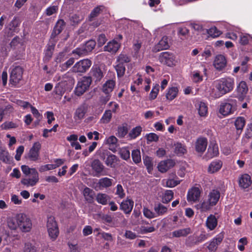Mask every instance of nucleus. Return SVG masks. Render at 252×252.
I'll list each match as a JSON object with an SVG mask.
<instances>
[{
	"instance_id": "f03ea898",
	"label": "nucleus",
	"mask_w": 252,
	"mask_h": 252,
	"mask_svg": "<svg viewBox=\"0 0 252 252\" xmlns=\"http://www.w3.org/2000/svg\"><path fill=\"white\" fill-rule=\"evenodd\" d=\"M234 79L231 77L221 78L213 83L214 87L209 91V94L212 98H219L231 92L234 89Z\"/></svg>"
},
{
	"instance_id": "6e6552de",
	"label": "nucleus",
	"mask_w": 252,
	"mask_h": 252,
	"mask_svg": "<svg viewBox=\"0 0 252 252\" xmlns=\"http://www.w3.org/2000/svg\"><path fill=\"white\" fill-rule=\"evenodd\" d=\"M92 62L88 59H84L76 63L72 67V71L74 72H85L91 66Z\"/></svg>"
},
{
	"instance_id": "5701e85b",
	"label": "nucleus",
	"mask_w": 252,
	"mask_h": 252,
	"mask_svg": "<svg viewBox=\"0 0 252 252\" xmlns=\"http://www.w3.org/2000/svg\"><path fill=\"white\" fill-rule=\"evenodd\" d=\"M104 143L108 145L109 150L115 152L118 145V139L115 136L112 135L106 138Z\"/></svg>"
},
{
	"instance_id": "de8ad7c7",
	"label": "nucleus",
	"mask_w": 252,
	"mask_h": 252,
	"mask_svg": "<svg viewBox=\"0 0 252 252\" xmlns=\"http://www.w3.org/2000/svg\"><path fill=\"white\" fill-rule=\"evenodd\" d=\"M67 89L64 84L58 83L55 86L54 92L60 96H62Z\"/></svg>"
},
{
	"instance_id": "dca6fc26",
	"label": "nucleus",
	"mask_w": 252,
	"mask_h": 252,
	"mask_svg": "<svg viewBox=\"0 0 252 252\" xmlns=\"http://www.w3.org/2000/svg\"><path fill=\"white\" fill-rule=\"evenodd\" d=\"M175 162L172 159H167L161 161L158 165V168L161 173L166 172L168 170L175 165Z\"/></svg>"
},
{
	"instance_id": "aec40b11",
	"label": "nucleus",
	"mask_w": 252,
	"mask_h": 252,
	"mask_svg": "<svg viewBox=\"0 0 252 252\" xmlns=\"http://www.w3.org/2000/svg\"><path fill=\"white\" fill-rule=\"evenodd\" d=\"M239 184L241 188L248 189L252 184L251 176L247 174L242 175L239 178Z\"/></svg>"
},
{
	"instance_id": "4c0bfd02",
	"label": "nucleus",
	"mask_w": 252,
	"mask_h": 252,
	"mask_svg": "<svg viewBox=\"0 0 252 252\" xmlns=\"http://www.w3.org/2000/svg\"><path fill=\"white\" fill-rule=\"evenodd\" d=\"M190 233L191 230L189 228H185L174 231L172 235L174 237H185Z\"/></svg>"
},
{
	"instance_id": "a18cd8bd",
	"label": "nucleus",
	"mask_w": 252,
	"mask_h": 252,
	"mask_svg": "<svg viewBox=\"0 0 252 252\" xmlns=\"http://www.w3.org/2000/svg\"><path fill=\"white\" fill-rule=\"evenodd\" d=\"M175 153L178 156H182L187 153L186 146L181 143H177L174 144Z\"/></svg>"
},
{
	"instance_id": "ddd939ff",
	"label": "nucleus",
	"mask_w": 252,
	"mask_h": 252,
	"mask_svg": "<svg viewBox=\"0 0 252 252\" xmlns=\"http://www.w3.org/2000/svg\"><path fill=\"white\" fill-rule=\"evenodd\" d=\"M208 145L207 139L200 137L197 138L195 143V149L198 153L202 154L206 150Z\"/></svg>"
},
{
	"instance_id": "0eeeda50",
	"label": "nucleus",
	"mask_w": 252,
	"mask_h": 252,
	"mask_svg": "<svg viewBox=\"0 0 252 252\" xmlns=\"http://www.w3.org/2000/svg\"><path fill=\"white\" fill-rule=\"evenodd\" d=\"M47 228L50 238L53 240L56 239L59 235V230L54 217L50 216L48 218Z\"/></svg>"
},
{
	"instance_id": "bf43d9fd",
	"label": "nucleus",
	"mask_w": 252,
	"mask_h": 252,
	"mask_svg": "<svg viewBox=\"0 0 252 252\" xmlns=\"http://www.w3.org/2000/svg\"><path fill=\"white\" fill-rule=\"evenodd\" d=\"M191 79L194 83H199L203 80V76L198 71L195 70L192 73Z\"/></svg>"
},
{
	"instance_id": "37998d69",
	"label": "nucleus",
	"mask_w": 252,
	"mask_h": 252,
	"mask_svg": "<svg viewBox=\"0 0 252 252\" xmlns=\"http://www.w3.org/2000/svg\"><path fill=\"white\" fill-rule=\"evenodd\" d=\"M65 26V23L63 20H59L54 28L53 34H55L56 35L60 34L64 29Z\"/></svg>"
},
{
	"instance_id": "680f3d73",
	"label": "nucleus",
	"mask_w": 252,
	"mask_h": 252,
	"mask_svg": "<svg viewBox=\"0 0 252 252\" xmlns=\"http://www.w3.org/2000/svg\"><path fill=\"white\" fill-rule=\"evenodd\" d=\"M208 33L213 37H217L221 34V32L216 27H213L209 29Z\"/></svg>"
},
{
	"instance_id": "13d9d810",
	"label": "nucleus",
	"mask_w": 252,
	"mask_h": 252,
	"mask_svg": "<svg viewBox=\"0 0 252 252\" xmlns=\"http://www.w3.org/2000/svg\"><path fill=\"white\" fill-rule=\"evenodd\" d=\"M131 156L132 159L135 163H139L141 161V158L139 150L136 149L133 150Z\"/></svg>"
},
{
	"instance_id": "a19ab883",
	"label": "nucleus",
	"mask_w": 252,
	"mask_h": 252,
	"mask_svg": "<svg viewBox=\"0 0 252 252\" xmlns=\"http://www.w3.org/2000/svg\"><path fill=\"white\" fill-rule=\"evenodd\" d=\"M142 130L141 126H137L133 128L129 132L128 137L130 139H134L140 135Z\"/></svg>"
},
{
	"instance_id": "c03bdc74",
	"label": "nucleus",
	"mask_w": 252,
	"mask_h": 252,
	"mask_svg": "<svg viewBox=\"0 0 252 252\" xmlns=\"http://www.w3.org/2000/svg\"><path fill=\"white\" fill-rule=\"evenodd\" d=\"M209 236L205 232L201 233L198 236H192L189 237V239H191L193 243L197 244L205 241L208 238Z\"/></svg>"
},
{
	"instance_id": "f704fd0d",
	"label": "nucleus",
	"mask_w": 252,
	"mask_h": 252,
	"mask_svg": "<svg viewBox=\"0 0 252 252\" xmlns=\"http://www.w3.org/2000/svg\"><path fill=\"white\" fill-rule=\"evenodd\" d=\"M78 137L76 134H71L66 137V140L70 143V145L76 150L81 149V146L77 142Z\"/></svg>"
},
{
	"instance_id": "ea45409f",
	"label": "nucleus",
	"mask_w": 252,
	"mask_h": 252,
	"mask_svg": "<svg viewBox=\"0 0 252 252\" xmlns=\"http://www.w3.org/2000/svg\"><path fill=\"white\" fill-rule=\"evenodd\" d=\"M178 89L177 87H173L168 89L166 94V98L171 101L174 99L178 94Z\"/></svg>"
},
{
	"instance_id": "9d476101",
	"label": "nucleus",
	"mask_w": 252,
	"mask_h": 252,
	"mask_svg": "<svg viewBox=\"0 0 252 252\" xmlns=\"http://www.w3.org/2000/svg\"><path fill=\"white\" fill-rule=\"evenodd\" d=\"M91 167L94 171L95 176L96 177L105 176L107 174L106 172L104 171V166L98 159L93 160L91 164Z\"/></svg>"
},
{
	"instance_id": "8fccbe9b",
	"label": "nucleus",
	"mask_w": 252,
	"mask_h": 252,
	"mask_svg": "<svg viewBox=\"0 0 252 252\" xmlns=\"http://www.w3.org/2000/svg\"><path fill=\"white\" fill-rule=\"evenodd\" d=\"M246 124L245 119L244 117H239L235 121L234 125L237 130L241 131Z\"/></svg>"
},
{
	"instance_id": "4d7b16f0",
	"label": "nucleus",
	"mask_w": 252,
	"mask_h": 252,
	"mask_svg": "<svg viewBox=\"0 0 252 252\" xmlns=\"http://www.w3.org/2000/svg\"><path fill=\"white\" fill-rule=\"evenodd\" d=\"M252 41V36L248 34H242L240 35V43L242 45H246L250 41Z\"/></svg>"
},
{
	"instance_id": "4be33fe9",
	"label": "nucleus",
	"mask_w": 252,
	"mask_h": 252,
	"mask_svg": "<svg viewBox=\"0 0 252 252\" xmlns=\"http://www.w3.org/2000/svg\"><path fill=\"white\" fill-rule=\"evenodd\" d=\"M219 155V148L216 144H213L209 146L207 152L205 155L204 158L206 160L213 158Z\"/></svg>"
},
{
	"instance_id": "e433bc0d",
	"label": "nucleus",
	"mask_w": 252,
	"mask_h": 252,
	"mask_svg": "<svg viewBox=\"0 0 252 252\" xmlns=\"http://www.w3.org/2000/svg\"><path fill=\"white\" fill-rule=\"evenodd\" d=\"M113 182V179L104 177L99 180L98 184L100 189H106L112 186Z\"/></svg>"
},
{
	"instance_id": "a211bd4d",
	"label": "nucleus",
	"mask_w": 252,
	"mask_h": 252,
	"mask_svg": "<svg viewBox=\"0 0 252 252\" xmlns=\"http://www.w3.org/2000/svg\"><path fill=\"white\" fill-rule=\"evenodd\" d=\"M169 47L168 38L166 36L163 37L158 43L155 45L153 48L154 52H158L162 50H166Z\"/></svg>"
},
{
	"instance_id": "5fc2aeb1",
	"label": "nucleus",
	"mask_w": 252,
	"mask_h": 252,
	"mask_svg": "<svg viewBox=\"0 0 252 252\" xmlns=\"http://www.w3.org/2000/svg\"><path fill=\"white\" fill-rule=\"evenodd\" d=\"M128 132V128L126 125L120 126L118 128L117 135L120 138L124 137Z\"/></svg>"
},
{
	"instance_id": "603ef678",
	"label": "nucleus",
	"mask_w": 252,
	"mask_h": 252,
	"mask_svg": "<svg viewBox=\"0 0 252 252\" xmlns=\"http://www.w3.org/2000/svg\"><path fill=\"white\" fill-rule=\"evenodd\" d=\"M130 58L126 54L121 53L117 57L116 63H118L123 65L130 62Z\"/></svg>"
},
{
	"instance_id": "a878e982",
	"label": "nucleus",
	"mask_w": 252,
	"mask_h": 252,
	"mask_svg": "<svg viewBox=\"0 0 252 252\" xmlns=\"http://www.w3.org/2000/svg\"><path fill=\"white\" fill-rule=\"evenodd\" d=\"M133 206V202L130 199H126L124 200L120 204V209L126 214H129L131 212Z\"/></svg>"
},
{
	"instance_id": "c756f323",
	"label": "nucleus",
	"mask_w": 252,
	"mask_h": 252,
	"mask_svg": "<svg viewBox=\"0 0 252 252\" xmlns=\"http://www.w3.org/2000/svg\"><path fill=\"white\" fill-rule=\"evenodd\" d=\"M115 86V82L113 80H108L103 85L102 91L106 94H110Z\"/></svg>"
},
{
	"instance_id": "cd10ccee",
	"label": "nucleus",
	"mask_w": 252,
	"mask_h": 252,
	"mask_svg": "<svg viewBox=\"0 0 252 252\" xmlns=\"http://www.w3.org/2000/svg\"><path fill=\"white\" fill-rule=\"evenodd\" d=\"M220 197V191L217 189H213L208 194V200L210 202V203L213 204L215 206L218 203Z\"/></svg>"
},
{
	"instance_id": "7ed1b4c3",
	"label": "nucleus",
	"mask_w": 252,
	"mask_h": 252,
	"mask_svg": "<svg viewBox=\"0 0 252 252\" xmlns=\"http://www.w3.org/2000/svg\"><path fill=\"white\" fill-rule=\"evenodd\" d=\"M237 101L232 98H228L222 101L220 106L219 112L224 116L233 114L236 110Z\"/></svg>"
},
{
	"instance_id": "6e6d98bb",
	"label": "nucleus",
	"mask_w": 252,
	"mask_h": 252,
	"mask_svg": "<svg viewBox=\"0 0 252 252\" xmlns=\"http://www.w3.org/2000/svg\"><path fill=\"white\" fill-rule=\"evenodd\" d=\"M143 162L146 166L148 172L150 173L153 169L152 159L150 157L146 156L143 157Z\"/></svg>"
},
{
	"instance_id": "b1692460",
	"label": "nucleus",
	"mask_w": 252,
	"mask_h": 252,
	"mask_svg": "<svg viewBox=\"0 0 252 252\" xmlns=\"http://www.w3.org/2000/svg\"><path fill=\"white\" fill-rule=\"evenodd\" d=\"M222 166V162L220 160H215L211 162L208 168V172L213 174L219 171Z\"/></svg>"
},
{
	"instance_id": "72a5a7b5",
	"label": "nucleus",
	"mask_w": 252,
	"mask_h": 252,
	"mask_svg": "<svg viewBox=\"0 0 252 252\" xmlns=\"http://www.w3.org/2000/svg\"><path fill=\"white\" fill-rule=\"evenodd\" d=\"M86 111L84 106L78 107L75 111L74 115V119L75 122L79 123L83 119L85 115Z\"/></svg>"
},
{
	"instance_id": "774afa93",
	"label": "nucleus",
	"mask_w": 252,
	"mask_h": 252,
	"mask_svg": "<svg viewBox=\"0 0 252 252\" xmlns=\"http://www.w3.org/2000/svg\"><path fill=\"white\" fill-rule=\"evenodd\" d=\"M95 44L94 40H90L86 43L84 48L86 52H90L94 48Z\"/></svg>"
},
{
	"instance_id": "6ab92c4d",
	"label": "nucleus",
	"mask_w": 252,
	"mask_h": 252,
	"mask_svg": "<svg viewBox=\"0 0 252 252\" xmlns=\"http://www.w3.org/2000/svg\"><path fill=\"white\" fill-rule=\"evenodd\" d=\"M121 46V43L117 41L115 39H113L107 44L104 47L105 51L109 52L112 53H115L119 50Z\"/></svg>"
},
{
	"instance_id": "473e14b6",
	"label": "nucleus",
	"mask_w": 252,
	"mask_h": 252,
	"mask_svg": "<svg viewBox=\"0 0 252 252\" xmlns=\"http://www.w3.org/2000/svg\"><path fill=\"white\" fill-rule=\"evenodd\" d=\"M82 194L85 200L88 203H92L93 201L94 192L93 189L85 187L82 191Z\"/></svg>"
},
{
	"instance_id": "49530a36",
	"label": "nucleus",
	"mask_w": 252,
	"mask_h": 252,
	"mask_svg": "<svg viewBox=\"0 0 252 252\" xmlns=\"http://www.w3.org/2000/svg\"><path fill=\"white\" fill-rule=\"evenodd\" d=\"M94 233H96L97 237L102 238L107 241H111L112 239V235L108 233L102 231L98 228H96L94 230Z\"/></svg>"
},
{
	"instance_id": "09e8293b",
	"label": "nucleus",
	"mask_w": 252,
	"mask_h": 252,
	"mask_svg": "<svg viewBox=\"0 0 252 252\" xmlns=\"http://www.w3.org/2000/svg\"><path fill=\"white\" fill-rule=\"evenodd\" d=\"M213 206H214V205L210 203V202L207 200L198 204V208L200 210L201 212H206L210 210Z\"/></svg>"
},
{
	"instance_id": "3c124183",
	"label": "nucleus",
	"mask_w": 252,
	"mask_h": 252,
	"mask_svg": "<svg viewBox=\"0 0 252 252\" xmlns=\"http://www.w3.org/2000/svg\"><path fill=\"white\" fill-rule=\"evenodd\" d=\"M180 183V180L169 179L168 180H163L162 184L163 186L168 188H173Z\"/></svg>"
},
{
	"instance_id": "2eb2a0df",
	"label": "nucleus",
	"mask_w": 252,
	"mask_h": 252,
	"mask_svg": "<svg viewBox=\"0 0 252 252\" xmlns=\"http://www.w3.org/2000/svg\"><path fill=\"white\" fill-rule=\"evenodd\" d=\"M200 190L197 187H192L188 190L187 200L189 202H195L197 201L200 196Z\"/></svg>"
},
{
	"instance_id": "393cba45",
	"label": "nucleus",
	"mask_w": 252,
	"mask_h": 252,
	"mask_svg": "<svg viewBox=\"0 0 252 252\" xmlns=\"http://www.w3.org/2000/svg\"><path fill=\"white\" fill-rule=\"evenodd\" d=\"M205 224L209 230H213L217 226L218 220L214 215H210L207 217Z\"/></svg>"
},
{
	"instance_id": "423d86ee",
	"label": "nucleus",
	"mask_w": 252,
	"mask_h": 252,
	"mask_svg": "<svg viewBox=\"0 0 252 252\" xmlns=\"http://www.w3.org/2000/svg\"><path fill=\"white\" fill-rule=\"evenodd\" d=\"M11 69L9 82L13 85H16L22 79L23 69L19 65H13Z\"/></svg>"
},
{
	"instance_id": "4468645a",
	"label": "nucleus",
	"mask_w": 252,
	"mask_h": 252,
	"mask_svg": "<svg viewBox=\"0 0 252 252\" xmlns=\"http://www.w3.org/2000/svg\"><path fill=\"white\" fill-rule=\"evenodd\" d=\"M224 238V233L220 232L209 243L207 247L209 251H215L217 250L218 246L222 242Z\"/></svg>"
},
{
	"instance_id": "58836bf2",
	"label": "nucleus",
	"mask_w": 252,
	"mask_h": 252,
	"mask_svg": "<svg viewBox=\"0 0 252 252\" xmlns=\"http://www.w3.org/2000/svg\"><path fill=\"white\" fill-rule=\"evenodd\" d=\"M154 210L157 217L163 216L167 213V208L162 204L159 203L154 207Z\"/></svg>"
},
{
	"instance_id": "69168bd1",
	"label": "nucleus",
	"mask_w": 252,
	"mask_h": 252,
	"mask_svg": "<svg viewBox=\"0 0 252 252\" xmlns=\"http://www.w3.org/2000/svg\"><path fill=\"white\" fill-rule=\"evenodd\" d=\"M21 170L26 176L33 175V170L35 171H37L35 168H31L28 166L25 165L21 166Z\"/></svg>"
},
{
	"instance_id": "1a4fd4ad",
	"label": "nucleus",
	"mask_w": 252,
	"mask_h": 252,
	"mask_svg": "<svg viewBox=\"0 0 252 252\" xmlns=\"http://www.w3.org/2000/svg\"><path fill=\"white\" fill-rule=\"evenodd\" d=\"M38 181L39 174L37 171H35L33 170V175H31V176L30 175L23 178L21 180V183L27 187H30L34 186Z\"/></svg>"
},
{
	"instance_id": "2f4dec72",
	"label": "nucleus",
	"mask_w": 252,
	"mask_h": 252,
	"mask_svg": "<svg viewBox=\"0 0 252 252\" xmlns=\"http://www.w3.org/2000/svg\"><path fill=\"white\" fill-rule=\"evenodd\" d=\"M0 159L6 163L12 162L13 158L4 148L0 147Z\"/></svg>"
},
{
	"instance_id": "c9c22d12",
	"label": "nucleus",
	"mask_w": 252,
	"mask_h": 252,
	"mask_svg": "<svg viewBox=\"0 0 252 252\" xmlns=\"http://www.w3.org/2000/svg\"><path fill=\"white\" fill-rule=\"evenodd\" d=\"M110 199V197L106 193H98L96 196V201L103 205H106Z\"/></svg>"
},
{
	"instance_id": "7c9ffc66",
	"label": "nucleus",
	"mask_w": 252,
	"mask_h": 252,
	"mask_svg": "<svg viewBox=\"0 0 252 252\" xmlns=\"http://www.w3.org/2000/svg\"><path fill=\"white\" fill-rule=\"evenodd\" d=\"M61 83L63 84L67 88H71L74 83V80L71 77L69 73H67L63 75L60 82Z\"/></svg>"
},
{
	"instance_id": "052dcab7",
	"label": "nucleus",
	"mask_w": 252,
	"mask_h": 252,
	"mask_svg": "<svg viewBox=\"0 0 252 252\" xmlns=\"http://www.w3.org/2000/svg\"><path fill=\"white\" fill-rule=\"evenodd\" d=\"M18 126V125L12 122H5L1 125L0 127L2 129H8L14 128Z\"/></svg>"
},
{
	"instance_id": "f257e3e1",
	"label": "nucleus",
	"mask_w": 252,
	"mask_h": 252,
	"mask_svg": "<svg viewBox=\"0 0 252 252\" xmlns=\"http://www.w3.org/2000/svg\"><path fill=\"white\" fill-rule=\"evenodd\" d=\"M6 226L12 233L17 232L18 229L26 233L31 230L32 223L29 217L24 213H20L7 218Z\"/></svg>"
},
{
	"instance_id": "bb28decb",
	"label": "nucleus",
	"mask_w": 252,
	"mask_h": 252,
	"mask_svg": "<svg viewBox=\"0 0 252 252\" xmlns=\"http://www.w3.org/2000/svg\"><path fill=\"white\" fill-rule=\"evenodd\" d=\"M10 46L14 49H18L20 51H23L25 50L23 41L22 38L19 37H14L10 42Z\"/></svg>"
},
{
	"instance_id": "f8f14e48",
	"label": "nucleus",
	"mask_w": 252,
	"mask_h": 252,
	"mask_svg": "<svg viewBox=\"0 0 252 252\" xmlns=\"http://www.w3.org/2000/svg\"><path fill=\"white\" fill-rule=\"evenodd\" d=\"M226 63L225 57L222 55H218L214 59L213 65L217 70L220 71L225 67Z\"/></svg>"
},
{
	"instance_id": "39448f33",
	"label": "nucleus",
	"mask_w": 252,
	"mask_h": 252,
	"mask_svg": "<svg viewBox=\"0 0 252 252\" xmlns=\"http://www.w3.org/2000/svg\"><path fill=\"white\" fill-rule=\"evenodd\" d=\"M158 60L160 63L169 67L175 66L177 63L175 55L169 52L161 53Z\"/></svg>"
},
{
	"instance_id": "338daca9",
	"label": "nucleus",
	"mask_w": 252,
	"mask_h": 252,
	"mask_svg": "<svg viewBox=\"0 0 252 252\" xmlns=\"http://www.w3.org/2000/svg\"><path fill=\"white\" fill-rule=\"evenodd\" d=\"M54 48V45H50L47 47L46 50L45 51V56L44 60L48 61L51 59L52 56Z\"/></svg>"
},
{
	"instance_id": "c85d7f7f",
	"label": "nucleus",
	"mask_w": 252,
	"mask_h": 252,
	"mask_svg": "<svg viewBox=\"0 0 252 252\" xmlns=\"http://www.w3.org/2000/svg\"><path fill=\"white\" fill-rule=\"evenodd\" d=\"M195 107L200 116L205 117L206 116L208 113V107L205 102L198 101L196 102Z\"/></svg>"
},
{
	"instance_id": "e2e57ef3",
	"label": "nucleus",
	"mask_w": 252,
	"mask_h": 252,
	"mask_svg": "<svg viewBox=\"0 0 252 252\" xmlns=\"http://www.w3.org/2000/svg\"><path fill=\"white\" fill-rule=\"evenodd\" d=\"M115 69L118 77H122L124 75L126 70L125 65L117 63Z\"/></svg>"
},
{
	"instance_id": "864d4df0",
	"label": "nucleus",
	"mask_w": 252,
	"mask_h": 252,
	"mask_svg": "<svg viewBox=\"0 0 252 252\" xmlns=\"http://www.w3.org/2000/svg\"><path fill=\"white\" fill-rule=\"evenodd\" d=\"M174 193L171 190H167L165 191L162 197V201L163 203H167L173 198Z\"/></svg>"
},
{
	"instance_id": "412c9836",
	"label": "nucleus",
	"mask_w": 252,
	"mask_h": 252,
	"mask_svg": "<svg viewBox=\"0 0 252 252\" xmlns=\"http://www.w3.org/2000/svg\"><path fill=\"white\" fill-rule=\"evenodd\" d=\"M237 89L238 93V98L239 100L242 101L248 91L246 83L245 81H241L237 86Z\"/></svg>"
},
{
	"instance_id": "9b49d317",
	"label": "nucleus",
	"mask_w": 252,
	"mask_h": 252,
	"mask_svg": "<svg viewBox=\"0 0 252 252\" xmlns=\"http://www.w3.org/2000/svg\"><path fill=\"white\" fill-rule=\"evenodd\" d=\"M41 148V144L39 142H35L29 151L28 157L31 160L36 161L39 159V152Z\"/></svg>"
},
{
	"instance_id": "79ce46f5",
	"label": "nucleus",
	"mask_w": 252,
	"mask_h": 252,
	"mask_svg": "<svg viewBox=\"0 0 252 252\" xmlns=\"http://www.w3.org/2000/svg\"><path fill=\"white\" fill-rule=\"evenodd\" d=\"M117 162V157L113 154L108 155L105 160V164L111 168L115 167Z\"/></svg>"
},
{
	"instance_id": "20e7f679",
	"label": "nucleus",
	"mask_w": 252,
	"mask_h": 252,
	"mask_svg": "<svg viewBox=\"0 0 252 252\" xmlns=\"http://www.w3.org/2000/svg\"><path fill=\"white\" fill-rule=\"evenodd\" d=\"M92 83V79L90 77L84 76L78 81L74 90L75 94L78 96L82 95L89 88Z\"/></svg>"
},
{
	"instance_id": "0e129e2a",
	"label": "nucleus",
	"mask_w": 252,
	"mask_h": 252,
	"mask_svg": "<svg viewBox=\"0 0 252 252\" xmlns=\"http://www.w3.org/2000/svg\"><path fill=\"white\" fill-rule=\"evenodd\" d=\"M111 118L112 113L111 110H106L101 119V121L102 123H108L110 122Z\"/></svg>"
},
{
	"instance_id": "f3484780",
	"label": "nucleus",
	"mask_w": 252,
	"mask_h": 252,
	"mask_svg": "<svg viewBox=\"0 0 252 252\" xmlns=\"http://www.w3.org/2000/svg\"><path fill=\"white\" fill-rule=\"evenodd\" d=\"M90 75L92 80H94L95 82L100 81L103 77V74L100 68L96 66H94L90 71Z\"/></svg>"
}]
</instances>
